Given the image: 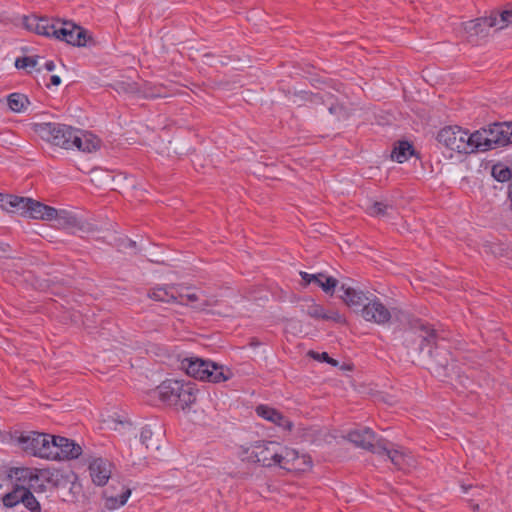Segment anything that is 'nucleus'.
<instances>
[{
  "instance_id": "nucleus-50",
  "label": "nucleus",
  "mask_w": 512,
  "mask_h": 512,
  "mask_svg": "<svg viewBox=\"0 0 512 512\" xmlns=\"http://www.w3.org/2000/svg\"><path fill=\"white\" fill-rule=\"evenodd\" d=\"M325 362L331 364L332 366H337L338 365V361L333 359V358H331L330 356H329V359H327Z\"/></svg>"
},
{
  "instance_id": "nucleus-15",
  "label": "nucleus",
  "mask_w": 512,
  "mask_h": 512,
  "mask_svg": "<svg viewBox=\"0 0 512 512\" xmlns=\"http://www.w3.org/2000/svg\"><path fill=\"white\" fill-rule=\"evenodd\" d=\"M348 440L356 446L378 454V441L370 428L356 429L348 433Z\"/></svg>"
},
{
  "instance_id": "nucleus-52",
  "label": "nucleus",
  "mask_w": 512,
  "mask_h": 512,
  "mask_svg": "<svg viewBox=\"0 0 512 512\" xmlns=\"http://www.w3.org/2000/svg\"><path fill=\"white\" fill-rule=\"evenodd\" d=\"M472 508H473V510H475V511H476V510H478V509H479V505H478V504H475V505H473V506H472Z\"/></svg>"
},
{
  "instance_id": "nucleus-22",
  "label": "nucleus",
  "mask_w": 512,
  "mask_h": 512,
  "mask_svg": "<svg viewBox=\"0 0 512 512\" xmlns=\"http://www.w3.org/2000/svg\"><path fill=\"white\" fill-rule=\"evenodd\" d=\"M100 147V139L87 131L76 129L73 140V148L79 151L92 152Z\"/></svg>"
},
{
  "instance_id": "nucleus-34",
  "label": "nucleus",
  "mask_w": 512,
  "mask_h": 512,
  "mask_svg": "<svg viewBox=\"0 0 512 512\" xmlns=\"http://www.w3.org/2000/svg\"><path fill=\"white\" fill-rule=\"evenodd\" d=\"M22 503L31 512H40L41 511V505H40L39 501L32 494V492L29 489H27L26 487L24 489Z\"/></svg>"
},
{
  "instance_id": "nucleus-4",
  "label": "nucleus",
  "mask_w": 512,
  "mask_h": 512,
  "mask_svg": "<svg viewBox=\"0 0 512 512\" xmlns=\"http://www.w3.org/2000/svg\"><path fill=\"white\" fill-rule=\"evenodd\" d=\"M281 444L276 441L259 440L239 448L238 455L244 462L263 467L277 466Z\"/></svg>"
},
{
  "instance_id": "nucleus-3",
  "label": "nucleus",
  "mask_w": 512,
  "mask_h": 512,
  "mask_svg": "<svg viewBox=\"0 0 512 512\" xmlns=\"http://www.w3.org/2000/svg\"><path fill=\"white\" fill-rule=\"evenodd\" d=\"M0 205L8 212L20 213L33 219L51 221L58 216V210L27 197L0 194Z\"/></svg>"
},
{
  "instance_id": "nucleus-19",
  "label": "nucleus",
  "mask_w": 512,
  "mask_h": 512,
  "mask_svg": "<svg viewBox=\"0 0 512 512\" xmlns=\"http://www.w3.org/2000/svg\"><path fill=\"white\" fill-rule=\"evenodd\" d=\"M498 24V17L491 13L487 17H480L474 20L464 22L463 30L469 37L482 35L486 32V28H493Z\"/></svg>"
},
{
  "instance_id": "nucleus-51",
  "label": "nucleus",
  "mask_w": 512,
  "mask_h": 512,
  "mask_svg": "<svg viewBox=\"0 0 512 512\" xmlns=\"http://www.w3.org/2000/svg\"><path fill=\"white\" fill-rule=\"evenodd\" d=\"M508 197H509L510 200H512V177H511V181H510V184H509Z\"/></svg>"
},
{
  "instance_id": "nucleus-8",
  "label": "nucleus",
  "mask_w": 512,
  "mask_h": 512,
  "mask_svg": "<svg viewBox=\"0 0 512 512\" xmlns=\"http://www.w3.org/2000/svg\"><path fill=\"white\" fill-rule=\"evenodd\" d=\"M177 292L179 294V305L188 306L199 312L210 313L212 308L219 303L216 295L197 288L185 287L182 284Z\"/></svg>"
},
{
  "instance_id": "nucleus-40",
  "label": "nucleus",
  "mask_w": 512,
  "mask_h": 512,
  "mask_svg": "<svg viewBox=\"0 0 512 512\" xmlns=\"http://www.w3.org/2000/svg\"><path fill=\"white\" fill-rule=\"evenodd\" d=\"M329 112L331 114H334L338 117H345L347 116L346 110L341 104H333L331 103L329 106Z\"/></svg>"
},
{
  "instance_id": "nucleus-13",
  "label": "nucleus",
  "mask_w": 512,
  "mask_h": 512,
  "mask_svg": "<svg viewBox=\"0 0 512 512\" xmlns=\"http://www.w3.org/2000/svg\"><path fill=\"white\" fill-rule=\"evenodd\" d=\"M56 39L63 40L73 46H85L91 38L88 32L72 22H58Z\"/></svg>"
},
{
  "instance_id": "nucleus-21",
  "label": "nucleus",
  "mask_w": 512,
  "mask_h": 512,
  "mask_svg": "<svg viewBox=\"0 0 512 512\" xmlns=\"http://www.w3.org/2000/svg\"><path fill=\"white\" fill-rule=\"evenodd\" d=\"M256 413L258 416L280 428H283L284 430L290 431L293 427V423L275 408L267 405H259L256 407Z\"/></svg>"
},
{
  "instance_id": "nucleus-27",
  "label": "nucleus",
  "mask_w": 512,
  "mask_h": 512,
  "mask_svg": "<svg viewBox=\"0 0 512 512\" xmlns=\"http://www.w3.org/2000/svg\"><path fill=\"white\" fill-rule=\"evenodd\" d=\"M469 146L472 148V153L475 151H487L492 149L489 143V137L485 129L468 133Z\"/></svg>"
},
{
  "instance_id": "nucleus-5",
  "label": "nucleus",
  "mask_w": 512,
  "mask_h": 512,
  "mask_svg": "<svg viewBox=\"0 0 512 512\" xmlns=\"http://www.w3.org/2000/svg\"><path fill=\"white\" fill-rule=\"evenodd\" d=\"M181 366L189 376L201 381L220 383L232 377L230 369L200 358H185Z\"/></svg>"
},
{
  "instance_id": "nucleus-47",
  "label": "nucleus",
  "mask_w": 512,
  "mask_h": 512,
  "mask_svg": "<svg viewBox=\"0 0 512 512\" xmlns=\"http://www.w3.org/2000/svg\"><path fill=\"white\" fill-rule=\"evenodd\" d=\"M147 96L149 97H165L166 95L161 93L158 89L157 91H151V92H147Z\"/></svg>"
},
{
  "instance_id": "nucleus-12",
  "label": "nucleus",
  "mask_w": 512,
  "mask_h": 512,
  "mask_svg": "<svg viewBox=\"0 0 512 512\" xmlns=\"http://www.w3.org/2000/svg\"><path fill=\"white\" fill-rule=\"evenodd\" d=\"M360 314L365 321L378 325L389 323L392 317L390 310L376 296L360 309Z\"/></svg>"
},
{
  "instance_id": "nucleus-20",
  "label": "nucleus",
  "mask_w": 512,
  "mask_h": 512,
  "mask_svg": "<svg viewBox=\"0 0 512 512\" xmlns=\"http://www.w3.org/2000/svg\"><path fill=\"white\" fill-rule=\"evenodd\" d=\"M340 290L343 291V295H341L343 302L356 312H360V309L371 299L363 291L346 284H342Z\"/></svg>"
},
{
  "instance_id": "nucleus-7",
  "label": "nucleus",
  "mask_w": 512,
  "mask_h": 512,
  "mask_svg": "<svg viewBox=\"0 0 512 512\" xmlns=\"http://www.w3.org/2000/svg\"><path fill=\"white\" fill-rule=\"evenodd\" d=\"M53 437L50 434L30 431L18 438V444L30 455L51 460L56 456L53 452L56 450Z\"/></svg>"
},
{
  "instance_id": "nucleus-10",
  "label": "nucleus",
  "mask_w": 512,
  "mask_h": 512,
  "mask_svg": "<svg viewBox=\"0 0 512 512\" xmlns=\"http://www.w3.org/2000/svg\"><path fill=\"white\" fill-rule=\"evenodd\" d=\"M437 140L446 148L458 153H472V148H470L468 141V132L459 126L442 128L438 132Z\"/></svg>"
},
{
  "instance_id": "nucleus-24",
  "label": "nucleus",
  "mask_w": 512,
  "mask_h": 512,
  "mask_svg": "<svg viewBox=\"0 0 512 512\" xmlns=\"http://www.w3.org/2000/svg\"><path fill=\"white\" fill-rule=\"evenodd\" d=\"M301 310L303 313L316 320L338 321L340 319L338 313H327L321 305L315 303L313 300L309 301L306 305H302Z\"/></svg>"
},
{
  "instance_id": "nucleus-17",
  "label": "nucleus",
  "mask_w": 512,
  "mask_h": 512,
  "mask_svg": "<svg viewBox=\"0 0 512 512\" xmlns=\"http://www.w3.org/2000/svg\"><path fill=\"white\" fill-rule=\"evenodd\" d=\"M179 286L181 284L156 285L148 290L147 297L157 302L178 304L179 294L177 291Z\"/></svg>"
},
{
  "instance_id": "nucleus-38",
  "label": "nucleus",
  "mask_w": 512,
  "mask_h": 512,
  "mask_svg": "<svg viewBox=\"0 0 512 512\" xmlns=\"http://www.w3.org/2000/svg\"><path fill=\"white\" fill-rule=\"evenodd\" d=\"M27 489H29V490L32 489L37 493H43L47 490V485L44 483V481L40 480V471L39 470L33 476Z\"/></svg>"
},
{
  "instance_id": "nucleus-41",
  "label": "nucleus",
  "mask_w": 512,
  "mask_h": 512,
  "mask_svg": "<svg viewBox=\"0 0 512 512\" xmlns=\"http://www.w3.org/2000/svg\"><path fill=\"white\" fill-rule=\"evenodd\" d=\"M152 438V431L150 429H143L140 434V440L143 445L146 446V448L150 447L149 441Z\"/></svg>"
},
{
  "instance_id": "nucleus-1",
  "label": "nucleus",
  "mask_w": 512,
  "mask_h": 512,
  "mask_svg": "<svg viewBox=\"0 0 512 512\" xmlns=\"http://www.w3.org/2000/svg\"><path fill=\"white\" fill-rule=\"evenodd\" d=\"M404 344L409 352L426 354L430 359V369L435 373L449 365L450 353L439 343L436 330L430 325L418 322L406 332Z\"/></svg>"
},
{
  "instance_id": "nucleus-31",
  "label": "nucleus",
  "mask_w": 512,
  "mask_h": 512,
  "mask_svg": "<svg viewBox=\"0 0 512 512\" xmlns=\"http://www.w3.org/2000/svg\"><path fill=\"white\" fill-rule=\"evenodd\" d=\"M7 103L13 112L20 113L26 108L28 99L23 94L12 93L8 96Z\"/></svg>"
},
{
  "instance_id": "nucleus-28",
  "label": "nucleus",
  "mask_w": 512,
  "mask_h": 512,
  "mask_svg": "<svg viewBox=\"0 0 512 512\" xmlns=\"http://www.w3.org/2000/svg\"><path fill=\"white\" fill-rule=\"evenodd\" d=\"M489 137V143L492 149L505 146L504 124H493L485 129Z\"/></svg>"
},
{
  "instance_id": "nucleus-9",
  "label": "nucleus",
  "mask_w": 512,
  "mask_h": 512,
  "mask_svg": "<svg viewBox=\"0 0 512 512\" xmlns=\"http://www.w3.org/2000/svg\"><path fill=\"white\" fill-rule=\"evenodd\" d=\"M387 444L385 439H379L377 455L386 456L398 470L410 472L416 468L417 461L410 451L400 446L390 448Z\"/></svg>"
},
{
  "instance_id": "nucleus-6",
  "label": "nucleus",
  "mask_w": 512,
  "mask_h": 512,
  "mask_svg": "<svg viewBox=\"0 0 512 512\" xmlns=\"http://www.w3.org/2000/svg\"><path fill=\"white\" fill-rule=\"evenodd\" d=\"M34 132L43 140L63 149H73L76 129L60 123H36Z\"/></svg>"
},
{
  "instance_id": "nucleus-44",
  "label": "nucleus",
  "mask_w": 512,
  "mask_h": 512,
  "mask_svg": "<svg viewBox=\"0 0 512 512\" xmlns=\"http://www.w3.org/2000/svg\"><path fill=\"white\" fill-rule=\"evenodd\" d=\"M301 278L305 281L306 284H310L312 282L315 283V280L319 278V276H316V274H309L307 272H300Z\"/></svg>"
},
{
  "instance_id": "nucleus-11",
  "label": "nucleus",
  "mask_w": 512,
  "mask_h": 512,
  "mask_svg": "<svg viewBox=\"0 0 512 512\" xmlns=\"http://www.w3.org/2000/svg\"><path fill=\"white\" fill-rule=\"evenodd\" d=\"M277 466L287 471L303 472L312 467L311 457L299 454L295 449L281 445Z\"/></svg>"
},
{
  "instance_id": "nucleus-18",
  "label": "nucleus",
  "mask_w": 512,
  "mask_h": 512,
  "mask_svg": "<svg viewBox=\"0 0 512 512\" xmlns=\"http://www.w3.org/2000/svg\"><path fill=\"white\" fill-rule=\"evenodd\" d=\"M58 22H51L46 18H38L35 16L25 17L24 25L26 29L42 36L55 37L57 34Z\"/></svg>"
},
{
  "instance_id": "nucleus-46",
  "label": "nucleus",
  "mask_w": 512,
  "mask_h": 512,
  "mask_svg": "<svg viewBox=\"0 0 512 512\" xmlns=\"http://www.w3.org/2000/svg\"><path fill=\"white\" fill-rule=\"evenodd\" d=\"M44 68L45 70L51 72L55 69V64L53 61H46L45 64H44Z\"/></svg>"
},
{
  "instance_id": "nucleus-35",
  "label": "nucleus",
  "mask_w": 512,
  "mask_h": 512,
  "mask_svg": "<svg viewBox=\"0 0 512 512\" xmlns=\"http://www.w3.org/2000/svg\"><path fill=\"white\" fill-rule=\"evenodd\" d=\"M392 208L390 205L384 202L375 201L371 203V205L367 206L366 212L373 217H381L386 216L388 214V210Z\"/></svg>"
},
{
  "instance_id": "nucleus-42",
  "label": "nucleus",
  "mask_w": 512,
  "mask_h": 512,
  "mask_svg": "<svg viewBox=\"0 0 512 512\" xmlns=\"http://www.w3.org/2000/svg\"><path fill=\"white\" fill-rule=\"evenodd\" d=\"M307 355L317 361H326L329 359V355L326 352L318 353L313 350L308 351Z\"/></svg>"
},
{
  "instance_id": "nucleus-53",
  "label": "nucleus",
  "mask_w": 512,
  "mask_h": 512,
  "mask_svg": "<svg viewBox=\"0 0 512 512\" xmlns=\"http://www.w3.org/2000/svg\"><path fill=\"white\" fill-rule=\"evenodd\" d=\"M510 201H511V204H510V209L512 210V200H510Z\"/></svg>"
},
{
  "instance_id": "nucleus-39",
  "label": "nucleus",
  "mask_w": 512,
  "mask_h": 512,
  "mask_svg": "<svg viewBox=\"0 0 512 512\" xmlns=\"http://www.w3.org/2000/svg\"><path fill=\"white\" fill-rule=\"evenodd\" d=\"M493 14L495 15V13ZM496 16L498 17V24L495 27L497 29H503L512 23V8L503 10L499 15L496 14Z\"/></svg>"
},
{
  "instance_id": "nucleus-14",
  "label": "nucleus",
  "mask_w": 512,
  "mask_h": 512,
  "mask_svg": "<svg viewBox=\"0 0 512 512\" xmlns=\"http://www.w3.org/2000/svg\"><path fill=\"white\" fill-rule=\"evenodd\" d=\"M113 464L108 459L96 457L89 461L88 471L92 482L104 486L112 476Z\"/></svg>"
},
{
  "instance_id": "nucleus-30",
  "label": "nucleus",
  "mask_w": 512,
  "mask_h": 512,
  "mask_svg": "<svg viewBox=\"0 0 512 512\" xmlns=\"http://www.w3.org/2000/svg\"><path fill=\"white\" fill-rule=\"evenodd\" d=\"M55 219L57 220L58 226L60 228H63V229H69V228L81 229L82 228V226L80 225V222L78 221L76 216H74L73 214H71L65 210H61L60 212H58V216Z\"/></svg>"
},
{
  "instance_id": "nucleus-2",
  "label": "nucleus",
  "mask_w": 512,
  "mask_h": 512,
  "mask_svg": "<svg viewBox=\"0 0 512 512\" xmlns=\"http://www.w3.org/2000/svg\"><path fill=\"white\" fill-rule=\"evenodd\" d=\"M153 394L169 406L178 410H186L195 404L198 389L191 381L168 379L157 386L153 390Z\"/></svg>"
},
{
  "instance_id": "nucleus-25",
  "label": "nucleus",
  "mask_w": 512,
  "mask_h": 512,
  "mask_svg": "<svg viewBox=\"0 0 512 512\" xmlns=\"http://www.w3.org/2000/svg\"><path fill=\"white\" fill-rule=\"evenodd\" d=\"M38 470L29 467H14L10 469L9 477L16 482L17 487H26Z\"/></svg>"
},
{
  "instance_id": "nucleus-49",
  "label": "nucleus",
  "mask_w": 512,
  "mask_h": 512,
  "mask_svg": "<svg viewBox=\"0 0 512 512\" xmlns=\"http://www.w3.org/2000/svg\"><path fill=\"white\" fill-rule=\"evenodd\" d=\"M325 362L331 364L332 366H337L338 365V361L333 359V358H331L330 356H329V359H327Z\"/></svg>"
},
{
  "instance_id": "nucleus-29",
  "label": "nucleus",
  "mask_w": 512,
  "mask_h": 512,
  "mask_svg": "<svg viewBox=\"0 0 512 512\" xmlns=\"http://www.w3.org/2000/svg\"><path fill=\"white\" fill-rule=\"evenodd\" d=\"M414 153L413 146L408 141H399L391 152V159L403 163Z\"/></svg>"
},
{
  "instance_id": "nucleus-45",
  "label": "nucleus",
  "mask_w": 512,
  "mask_h": 512,
  "mask_svg": "<svg viewBox=\"0 0 512 512\" xmlns=\"http://www.w3.org/2000/svg\"><path fill=\"white\" fill-rule=\"evenodd\" d=\"M461 488H462L463 492H465V493H467L469 489L475 490L476 494H479V492H480V488L473 487L472 485L467 486V485L463 484V485H461Z\"/></svg>"
},
{
  "instance_id": "nucleus-36",
  "label": "nucleus",
  "mask_w": 512,
  "mask_h": 512,
  "mask_svg": "<svg viewBox=\"0 0 512 512\" xmlns=\"http://www.w3.org/2000/svg\"><path fill=\"white\" fill-rule=\"evenodd\" d=\"M40 59L41 57L38 55L20 57L15 60V66L18 69H34L38 65Z\"/></svg>"
},
{
  "instance_id": "nucleus-16",
  "label": "nucleus",
  "mask_w": 512,
  "mask_h": 512,
  "mask_svg": "<svg viewBox=\"0 0 512 512\" xmlns=\"http://www.w3.org/2000/svg\"><path fill=\"white\" fill-rule=\"evenodd\" d=\"M53 442L56 448V450L53 451L56 453L53 460L76 459L82 453L81 446L68 438L54 436Z\"/></svg>"
},
{
  "instance_id": "nucleus-43",
  "label": "nucleus",
  "mask_w": 512,
  "mask_h": 512,
  "mask_svg": "<svg viewBox=\"0 0 512 512\" xmlns=\"http://www.w3.org/2000/svg\"><path fill=\"white\" fill-rule=\"evenodd\" d=\"M505 145L512 143V123L504 124Z\"/></svg>"
},
{
  "instance_id": "nucleus-37",
  "label": "nucleus",
  "mask_w": 512,
  "mask_h": 512,
  "mask_svg": "<svg viewBox=\"0 0 512 512\" xmlns=\"http://www.w3.org/2000/svg\"><path fill=\"white\" fill-rule=\"evenodd\" d=\"M492 176L499 182H505L507 180L511 181L512 173L511 170L502 165V164H496L492 167Z\"/></svg>"
},
{
  "instance_id": "nucleus-26",
  "label": "nucleus",
  "mask_w": 512,
  "mask_h": 512,
  "mask_svg": "<svg viewBox=\"0 0 512 512\" xmlns=\"http://www.w3.org/2000/svg\"><path fill=\"white\" fill-rule=\"evenodd\" d=\"M40 480L44 481L48 488H58L66 483V477L57 469H39Z\"/></svg>"
},
{
  "instance_id": "nucleus-32",
  "label": "nucleus",
  "mask_w": 512,
  "mask_h": 512,
  "mask_svg": "<svg viewBox=\"0 0 512 512\" xmlns=\"http://www.w3.org/2000/svg\"><path fill=\"white\" fill-rule=\"evenodd\" d=\"M24 489L25 487L16 486L11 492L5 494L2 497L4 506L11 508L20 502L22 503Z\"/></svg>"
},
{
  "instance_id": "nucleus-33",
  "label": "nucleus",
  "mask_w": 512,
  "mask_h": 512,
  "mask_svg": "<svg viewBox=\"0 0 512 512\" xmlns=\"http://www.w3.org/2000/svg\"><path fill=\"white\" fill-rule=\"evenodd\" d=\"M316 276L319 278L315 280V283L326 293L333 292L338 285V280L334 277L325 276L322 273L316 274Z\"/></svg>"
},
{
  "instance_id": "nucleus-23",
  "label": "nucleus",
  "mask_w": 512,
  "mask_h": 512,
  "mask_svg": "<svg viewBox=\"0 0 512 512\" xmlns=\"http://www.w3.org/2000/svg\"><path fill=\"white\" fill-rule=\"evenodd\" d=\"M131 495V490L121 485L120 494H115L110 488L103 493L104 505L108 510L118 509L126 504Z\"/></svg>"
},
{
  "instance_id": "nucleus-48",
  "label": "nucleus",
  "mask_w": 512,
  "mask_h": 512,
  "mask_svg": "<svg viewBox=\"0 0 512 512\" xmlns=\"http://www.w3.org/2000/svg\"><path fill=\"white\" fill-rule=\"evenodd\" d=\"M61 83V78L58 75L51 76V84L54 86H58Z\"/></svg>"
}]
</instances>
